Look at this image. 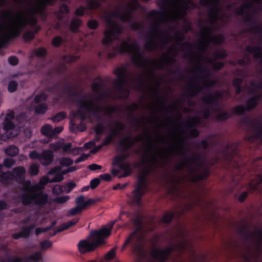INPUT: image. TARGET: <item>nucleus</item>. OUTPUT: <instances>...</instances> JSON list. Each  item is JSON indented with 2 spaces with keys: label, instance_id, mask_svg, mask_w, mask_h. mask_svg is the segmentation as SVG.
<instances>
[{
  "label": "nucleus",
  "instance_id": "obj_26",
  "mask_svg": "<svg viewBox=\"0 0 262 262\" xmlns=\"http://www.w3.org/2000/svg\"><path fill=\"white\" fill-rule=\"evenodd\" d=\"M127 109L130 112L129 116L130 118L131 122L135 124H138L139 122V119L136 117L134 114V111L139 109L138 104L136 102H134L132 104L127 105Z\"/></svg>",
  "mask_w": 262,
  "mask_h": 262
},
{
  "label": "nucleus",
  "instance_id": "obj_62",
  "mask_svg": "<svg viewBox=\"0 0 262 262\" xmlns=\"http://www.w3.org/2000/svg\"><path fill=\"white\" fill-rule=\"evenodd\" d=\"M18 83L14 80L10 81L8 85V90L10 93L15 92L17 89Z\"/></svg>",
  "mask_w": 262,
  "mask_h": 262
},
{
  "label": "nucleus",
  "instance_id": "obj_37",
  "mask_svg": "<svg viewBox=\"0 0 262 262\" xmlns=\"http://www.w3.org/2000/svg\"><path fill=\"white\" fill-rule=\"evenodd\" d=\"M181 46L183 50H185V47L189 49L188 52L184 54V57H191L192 58L194 56V53L192 50V44L189 42H186L182 43Z\"/></svg>",
  "mask_w": 262,
  "mask_h": 262
},
{
  "label": "nucleus",
  "instance_id": "obj_21",
  "mask_svg": "<svg viewBox=\"0 0 262 262\" xmlns=\"http://www.w3.org/2000/svg\"><path fill=\"white\" fill-rule=\"evenodd\" d=\"M238 144L235 143H228L223 145V154L227 157L232 158L237 154Z\"/></svg>",
  "mask_w": 262,
  "mask_h": 262
},
{
  "label": "nucleus",
  "instance_id": "obj_7",
  "mask_svg": "<svg viewBox=\"0 0 262 262\" xmlns=\"http://www.w3.org/2000/svg\"><path fill=\"white\" fill-rule=\"evenodd\" d=\"M144 239L145 233L143 230H134L126 239L123 248H125L127 245L130 244L138 256L141 257H144L145 256L143 249Z\"/></svg>",
  "mask_w": 262,
  "mask_h": 262
},
{
  "label": "nucleus",
  "instance_id": "obj_9",
  "mask_svg": "<svg viewBox=\"0 0 262 262\" xmlns=\"http://www.w3.org/2000/svg\"><path fill=\"white\" fill-rule=\"evenodd\" d=\"M181 146L179 145L178 147L180 150V152L178 153L176 152V148L174 147H171L169 148L170 152L174 155H181L186 156V152L188 150L184 147L186 144L185 140H182L180 142ZM185 161L186 162L189 163L192 162L193 164L198 165L199 167H202L204 164V160L203 159V156L200 153L195 154L193 157L189 158L185 157Z\"/></svg>",
  "mask_w": 262,
  "mask_h": 262
},
{
  "label": "nucleus",
  "instance_id": "obj_17",
  "mask_svg": "<svg viewBox=\"0 0 262 262\" xmlns=\"http://www.w3.org/2000/svg\"><path fill=\"white\" fill-rule=\"evenodd\" d=\"M220 2V0H200V4L201 6L205 7L209 6L210 5L209 8V17L212 18L213 17V13L216 18L218 17V5Z\"/></svg>",
  "mask_w": 262,
  "mask_h": 262
},
{
  "label": "nucleus",
  "instance_id": "obj_15",
  "mask_svg": "<svg viewBox=\"0 0 262 262\" xmlns=\"http://www.w3.org/2000/svg\"><path fill=\"white\" fill-rule=\"evenodd\" d=\"M32 201L34 204L40 207H43L46 205L51 203L48 194L44 192L42 190L32 194Z\"/></svg>",
  "mask_w": 262,
  "mask_h": 262
},
{
  "label": "nucleus",
  "instance_id": "obj_52",
  "mask_svg": "<svg viewBox=\"0 0 262 262\" xmlns=\"http://www.w3.org/2000/svg\"><path fill=\"white\" fill-rule=\"evenodd\" d=\"M247 111V108L244 105H238L234 107L233 113L237 115H243Z\"/></svg>",
  "mask_w": 262,
  "mask_h": 262
},
{
  "label": "nucleus",
  "instance_id": "obj_63",
  "mask_svg": "<svg viewBox=\"0 0 262 262\" xmlns=\"http://www.w3.org/2000/svg\"><path fill=\"white\" fill-rule=\"evenodd\" d=\"M214 55L218 59H224L228 56V53L225 50L220 49L215 52Z\"/></svg>",
  "mask_w": 262,
  "mask_h": 262
},
{
  "label": "nucleus",
  "instance_id": "obj_59",
  "mask_svg": "<svg viewBox=\"0 0 262 262\" xmlns=\"http://www.w3.org/2000/svg\"><path fill=\"white\" fill-rule=\"evenodd\" d=\"M29 173L32 176H36L39 172V168L36 164H32L29 168Z\"/></svg>",
  "mask_w": 262,
  "mask_h": 262
},
{
  "label": "nucleus",
  "instance_id": "obj_51",
  "mask_svg": "<svg viewBox=\"0 0 262 262\" xmlns=\"http://www.w3.org/2000/svg\"><path fill=\"white\" fill-rule=\"evenodd\" d=\"M130 29L135 31H143L144 29L143 25L139 21L133 23V21L129 23Z\"/></svg>",
  "mask_w": 262,
  "mask_h": 262
},
{
  "label": "nucleus",
  "instance_id": "obj_14",
  "mask_svg": "<svg viewBox=\"0 0 262 262\" xmlns=\"http://www.w3.org/2000/svg\"><path fill=\"white\" fill-rule=\"evenodd\" d=\"M223 97V94L219 91H215L214 94L210 92L207 96L204 97L203 101L204 103L210 107H218L219 105L218 99Z\"/></svg>",
  "mask_w": 262,
  "mask_h": 262
},
{
  "label": "nucleus",
  "instance_id": "obj_58",
  "mask_svg": "<svg viewBox=\"0 0 262 262\" xmlns=\"http://www.w3.org/2000/svg\"><path fill=\"white\" fill-rule=\"evenodd\" d=\"M63 41V40L62 37L57 36L53 38L51 43L54 47L57 48L62 45Z\"/></svg>",
  "mask_w": 262,
  "mask_h": 262
},
{
  "label": "nucleus",
  "instance_id": "obj_20",
  "mask_svg": "<svg viewBox=\"0 0 262 262\" xmlns=\"http://www.w3.org/2000/svg\"><path fill=\"white\" fill-rule=\"evenodd\" d=\"M170 3V0H162L159 1L158 5L160 7L161 10H152L149 13V15L151 17H156L158 16H164L166 14V7Z\"/></svg>",
  "mask_w": 262,
  "mask_h": 262
},
{
  "label": "nucleus",
  "instance_id": "obj_39",
  "mask_svg": "<svg viewBox=\"0 0 262 262\" xmlns=\"http://www.w3.org/2000/svg\"><path fill=\"white\" fill-rule=\"evenodd\" d=\"M6 154L10 157H15L18 154L19 149L14 145H9L5 150Z\"/></svg>",
  "mask_w": 262,
  "mask_h": 262
},
{
  "label": "nucleus",
  "instance_id": "obj_56",
  "mask_svg": "<svg viewBox=\"0 0 262 262\" xmlns=\"http://www.w3.org/2000/svg\"><path fill=\"white\" fill-rule=\"evenodd\" d=\"M23 37L25 41L28 42L32 40L34 38L35 34L33 31L29 30L23 34Z\"/></svg>",
  "mask_w": 262,
  "mask_h": 262
},
{
  "label": "nucleus",
  "instance_id": "obj_28",
  "mask_svg": "<svg viewBox=\"0 0 262 262\" xmlns=\"http://www.w3.org/2000/svg\"><path fill=\"white\" fill-rule=\"evenodd\" d=\"M40 160L45 161L42 163L43 165H48L51 163L53 160V155L52 151L50 150H45L40 154Z\"/></svg>",
  "mask_w": 262,
  "mask_h": 262
},
{
  "label": "nucleus",
  "instance_id": "obj_49",
  "mask_svg": "<svg viewBox=\"0 0 262 262\" xmlns=\"http://www.w3.org/2000/svg\"><path fill=\"white\" fill-rule=\"evenodd\" d=\"M67 113L64 112H60L53 116L52 120L54 122H59L67 118Z\"/></svg>",
  "mask_w": 262,
  "mask_h": 262
},
{
  "label": "nucleus",
  "instance_id": "obj_18",
  "mask_svg": "<svg viewBox=\"0 0 262 262\" xmlns=\"http://www.w3.org/2000/svg\"><path fill=\"white\" fill-rule=\"evenodd\" d=\"M201 122L200 118L198 116L191 117L187 122V128L190 130V135L191 137L196 138L200 135L199 130L194 128Z\"/></svg>",
  "mask_w": 262,
  "mask_h": 262
},
{
  "label": "nucleus",
  "instance_id": "obj_47",
  "mask_svg": "<svg viewBox=\"0 0 262 262\" xmlns=\"http://www.w3.org/2000/svg\"><path fill=\"white\" fill-rule=\"evenodd\" d=\"M48 108L47 104L45 103H42L35 106L34 112L36 114H44Z\"/></svg>",
  "mask_w": 262,
  "mask_h": 262
},
{
  "label": "nucleus",
  "instance_id": "obj_4",
  "mask_svg": "<svg viewBox=\"0 0 262 262\" xmlns=\"http://www.w3.org/2000/svg\"><path fill=\"white\" fill-rule=\"evenodd\" d=\"M120 54L127 53L132 55V63L137 67L143 68L149 63L150 61L144 57V53L141 51L139 45L137 42L129 43L124 41L119 46Z\"/></svg>",
  "mask_w": 262,
  "mask_h": 262
},
{
  "label": "nucleus",
  "instance_id": "obj_11",
  "mask_svg": "<svg viewBox=\"0 0 262 262\" xmlns=\"http://www.w3.org/2000/svg\"><path fill=\"white\" fill-rule=\"evenodd\" d=\"M161 32L159 26V21L155 20L150 27V31L148 34L149 39L145 43V48L149 51H153L156 48V43L153 37Z\"/></svg>",
  "mask_w": 262,
  "mask_h": 262
},
{
  "label": "nucleus",
  "instance_id": "obj_34",
  "mask_svg": "<svg viewBox=\"0 0 262 262\" xmlns=\"http://www.w3.org/2000/svg\"><path fill=\"white\" fill-rule=\"evenodd\" d=\"M176 216V212L172 211H168L162 216L161 222L162 223L169 224Z\"/></svg>",
  "mask_w": 262,
  "mask_h": 262
},
{
  "label": "nucleus",
  "instance_id": "obj_57",
  "mask_svg": "<svg viewBox=\"0 0 262 262\" xmlns=\"http://www.w3.org/2000/svg\"><path fill=\"white\" fill-rule=\"evenodd\" d=\"M21 200L24 205H29L33 202L32 194L31 196L28 194H23L21 196Z\"/></svg>",
  "mask_w": 262,
  "mask_h": 262
},
{
  "label": "nucleus",
  "instance_id": "obj_41",
  "mask_svg": "<svg viewBox=\"0 0 262 262\" xmlns=\"http://www.w3.org/2000/svg\"><path fill=\"white\" fill-rule=\"evenodd\" d=\"M198 73L204 76L205 78H209L211 75V72L206 66L200 64L196 71Z\"/></svg>",
  "mask_w": 262,
  "mask_h": 262
},
{
  "label": "nucleus",
  "instance_id": "obj_10",
  "mask_svg": "<svg viewBox=\"0 0 262 262\" xmlns=\"http://www.w3.org/2000/svg\"><path fill=\"white\" fill-rule=\"evenodd\" d=\"M146 176L142 175L139 177L137 185L133 191L132 200L133 203L140 204L142 197L145 194L146 188Z\"/></svg>",
  "mask_w": 262,
  "mask_h": 262
},
{
  "label": "nucleus",
  "instance_id": "obj_16",
  "mask_svg": "<svg viewBox=\"0 0 262 262\" xmlns=\"http://www.w3.org/2000/svg\"><path fill=\"white\" fill-rule=\"evenodd\" d=\"M137 139L133 138L132 136L129 135L125 137L122 140H120L119 145L123 152H126L128 151L137 141L141 139V137L138 136Z\"/></svg>",
  "mask_w": 262,
  "mask_h": 262
},
{
  "label": "nucleus",
  "instance_id": "obj_54",
  "mask_svg": "<svg viewBox=\"0 0 262 262\" xmlns=\"http://www.w3.org/2000/svg\"><path fill=\"white\" fill-rule=\"evenodd\" d=\"M117 130H113L110 135L106 137L103 140L102 144L104 146H107L111 144L112 142L113 138L116 136Z\"/></svg>",
  "mask_w": 262,
  "mask_h": 262
},
{
  "label": "nucleus",
  "instance_id": "obj_6",
  "mask_svg": "<svg viewBox=\"0 0 262 262\" xmlns=\"http://www.w3.org/2000/svg\"><path fill=\"white\" fill-rule=\"evenodd\" d=\"M106 23L109 29L104 31L102 43L104 46H108L112 43L114 40L118 39L119 36L123 32V29L112 19L111 16L106 17Z\"/></svg>",
  "mask_w": 262,
  "mask_h": 262
},
{
  "label": "nucleus",
  "instance_id": "obj_25",
  "mask_svg": "<svg viewBox=\"0 0 262 262\" xmlns=\"http://www.w3.org/2000/svg\"><path fill=\"white\" fill-rule=\"evenodd\" d=\"M260 100V96L254 95L253 96L249 98L246 102L245 107L247 111H250L253 110L258 104Z\"/></svg>",
  "mask_w": 262,
  "mask_h": 262
},
{
  "label": "nucleus",
  "instance_id": "obj_2",
  "mask_svg": "<svg viewBox=\"0 0 262 262\" xmlns=\"http://www.w3.org/2000/svg\"><path fill=\"white\" fill-rule=\"evenodd\" d=\"M43 13L38 12L36 6L35 8H31L29 10V16L27 19H25L21 15L20 19L15 26L9 31L5 33L4 35L1 37L0 47H5L11 40L18 38L20 35L22 30L27 25H29L32 28L37 25V19L35 15Z\"/></svg>",
  "mask_w": 262,
  "mask_h": 262
},
{
  "label": "nucleus",
  "instance_id": "obj_50",
  "mask_svg": "<svg viewBox=\"0 0 262 262\" xmlns=\"http://www.w3.org/2000/svg\"><path fill=\"white\" fill-rule=\"evenodd\" d=\"M41 132L45 136L52 137L53 128L50 125L46 124L41 127Z\"/></svg>",
  "mask_w": 262,
  "mask_h": 262
},
{
  "label": "nucleus",
  "instance_id": "obj_3",
  "mask_svg": "<svg viewBox=\"0 0 262 262\" xmlns=\"http://www.w3.org/2000/svg\"><path fill=\"white\" fill-rule=\"evenodd\" d=\"M111 234V230H92L85 239L80 241L77 245L78 251L82 254L94 251L105 243Z\"/></svg>",
  "mask_w": 262,
  "mask_h": 262
},
{
  "label": "nucleus",
  "instance_id": "obj_33",
  "mask_svg": "<svg viewBox=\"0 0 262 262\" xmlns=\"http://www.w3.org/2000/svg\"><path fill=\"white\" fill-rule=\"evenodd\" d=\"M215 111L219 112L215 118L217 122H224L232 117V115L228 111H220V108L216 109Z\"/></svg>",
  "mask_w": 262,
  "mask_h": 262
},
{
  "label": "nucleus",
  "instance_id": "obj_43",
  "mask_svg": "<svg viewBox=\"0 0 262 262\" xmlns=\"http://www.w3.org/2000/svg\"><path fill=\"white\" fill-rule=\"evenodd\" d=\"M200 91V89L194 86V83L191 82L190 83V86L188 88V92L185 94V96L186 97H191L196 95Z\"/></svg>",
  "mask_w": 262,
  "mask_h": 262
},
{
  "label": "nucleus",
  "instance_id": "obj_42",
  "mask_svg": "<svg viewBox=\"0 0 262 262\" xmlns=\"http://www.w3.org/2000/svg\"><path fill=\"white\" fill-rule=\"evenodd\" d=\"M130 155L129 154H125L124 155H119L117 156L114 157L113 160V165L114 166H119L121 165L123 162V161L125 159L128 158Z\"/></svg>",
  "mask_w": 262,
  "mask_h": 262
},
{
  "label": "nucleus",
  "instance_id": "obj_46",
  "mask_svg": "<svg viewBox=\"0 0 262 262\" xmlns=\"http://www.w3.org/2000/svg\"><path fill=\"white\" fill-rule=\"evenodd\" d=\"M15 125L12 120L4 119L3 122V128L6 132L14 129Z\"/></svg>",
  "mask_w": 262,
  "mask_h": 262
},
{
  "label": "nucleus",
  "instance_id": "obj_61",
  "mask_svg": "<svg viewBox=\"0 0 262 262\" xmlns=\"http://www.w3.org/2000/svg\"><path fill=\"white\" fill-rule=\"evenodd\" d=\"M70 199L69 195H63L55 198L53 201L58 204H62L67 202Z\"/></svg>",
  "mask_w": 262,
  "mask_h": 262
},
{
  "label": "nucleus",
  "instance_id": "obj_40",
  "mask_svg": "<svg viewBox=\"0 0 262 262\" xmlns=\"http://www.w3.org/2000/svg\"><path fill=\"white\" fill-rule=\"evenodd\" d=\"M210 172L208 168H206L202 172L199 174H195L193 177L194 181L203 180L209 177Z\"/></svg>",
  "mask_w": 262,
  "mask_h": 262
},
{
  "label": "nucleus",
  "instance_id": "obj_44",
  "mask_svg": "<svg viewBox=\"0 0 262 262\" xmlns=\"http://www.w3.org/2000/svg\"><path fill=\"white\" fill-rule=\"evenodd\" d=\"M242 224L243 225L242 227L236 228V229H251L250 227L253 226L251 222L249 220L248 217H245L243 219ZM252 229H262V228L255 227H254V228H253Z\"/></svg>",
  "mask_w": 262,
  "mask_h": 262
},
{
  "label": "nucleus",
  "instance_id": "obj_31",
  "mask_svg": "<svg viewBox=\"0 0 262 262\" xmlns=\"http://www.w3.org/2000/svg\"><path fill=\"white\" fill-rule=\"evenodd\" d=\"M106 0H88L86 2L87 8L90 10H96L100 8L102 4L100 2L104 3Z\"/></svg>",
  "mask_w": 262,
  "mask_h": 262
},
{
  "label": "nucleus",
  "instance_id": "obj_22",
  "mask_svg": "<svg viewBox=\"0 0 262 262\" xmlns=\"http://www.w3.org/2000/svg\"><path fill=\"white\" fill-rule=\"evenodd\" d=\"M245 23L251 26V30L262 36V27H260L254 17L249 15L245 19Z\"/></svg>",
  "mask_w": 262,
  "mask_h": 262
},
{
  "label": "nucleus",
  "instance_id": "obj_35",
  "mask_svg": "<svg viewBox=\"0 0 262 262\" xmlns=\"http://www.w3.org/2000/svg\"><path fill=\"white\" fill-rule=\"evenodd\" d=\"M119 168L120 169L123 170L124 173L119 176V178H121L123 177H126L129 176L132 172V169L130 166V165L128 163H123L120 165Z\"/></svg>",
  "mask_w": 262,
  "mask_h": 262
},
{
  "label": "nucleus",
  "instance_id": "obj_13",
  "mask_svg": "<svg viewBox=\"0 0 262 262\" xmlns=\"http://www.w3.org/2000/svg\"><path fill=\"white\" fill-rule=\"evenodd\" d=\"M172 250L173 248L171 247L164 249L154 247L151 251V255L154 259L159 262H164Z\"/></svg>",
  "mask_w": 262,
  "mask_h": 262
},
{
  "label": "nucleus",
  "instance_id": "obj_27",
  "mask_svg": "<svg viewBox=\"0 0 262 262\" xmlns=\"http://www.w3.org/2000/svg\"><path fill=\"white\" fill-rule=\"evenodd\" d=\"M242 123L245 124H250L251 125L253 126L255 132H256L259 136L262 137V121L259 122H254V121H249L248 118H246L242 120Z\"/></svg>",
  "mask_w": 262,
  "mask_h": 262
},
{
  "label": "nucleus",
  "instance_id": "obj_48",
  "mask_svg": "<svg viewBox=\"0 0 262 262\" xmlns=\"http://www.w3.org/2000/svg\"><path fill=\"white\" fill-rule=\"evenodd\" d=\"M180 2L183 4V6L181 10V12L182 14H183V16H185L186 15V11L189 9L188 4L191 5L194 7L195 6V5L192 2L191 0H190L188 2H186L185 0H180Z\"/></svg>",
  "mask_w": 262,
  "mask_h": 262
},
{
  "label": "nucleus",
  "instance_id": "obj_60",
  "mask_svg": "<svg viewBox=\"0 0 262 262\" xmlns=\"http://www.w3.org/2000/svg\"><path fill=\"white\" fill-rule=\"evenodd\" d=\"M52 246L51 242L49 240H45L40 242L39 248L41 251H46Z\"/></svg>",
  "mask_w": 262,
  "mask_h": 262
},
{
  "label": "nucleus",
  "instance_id": "obj_53",
  "mask_svg": "<svg viewBox=\"0 0 262 262\" xmlns=\"http://www.w3.org/2000/svg\"><path fill=\"white\" fill-rule=\"evenodd\" d=\"M31 230H21L20 232L17 233H15L13 235V237L15 239H18L21 237L26 238L28 237L30 234Z\"/></svg>",
  "mask_w": 262,
  "mask_h": 262
},
{
  "label": "nucleus",
  "instance_id": "obj_23",
  "mask_svg": "<svg viewBox=\"0 0 262 262\" xmlns=\"http://www.w3.org/2000/svg\"><path fill=\"white\" fill-rule=\"evenodd\" d=\"M136 10V8L133 5L128 4L125 6L124 12H123L124 20L125 21V23H131L133 20L134 13Z\"/></svg>",
  "mask_w": 262,
  "mask_h": 262
},
{
  "label": "nucleus",
  "instance_id": "obj_5",
  "mask_svg": "<svg viewBox=\"0 0 262 262\" xmlns=\"http://www.w3.org/2000/svg\"><path fill=\"white\" fill-rule=\"evenodd\" d=\"M114 74L118 77V79L114 83L117 93L120 95V98L124 99L128 98L129 91L124 87L128 82V70L126 67L118 68L115 70Z\"/></svg>",
  "mask_w": 262,
  "mask_h": 262
},
{
  "label": "nucleus",
  "instance_id": "obj_29",
  "mask_svg": "<svg viewBox=\"0 0 262 262\" xmlns=\"http://www.w3.org/2000/svg\"><path fill=\"white\" fill-rule=\"evenodd\" d=\"M246 52L249 53H254V58L255 59H259L262 58V54L261 53V48L259 46H247L245 48Z\"/></svg>",
  "mask_w": 262,
  "mask_h": 262
},
{
  "label": "nucleus",
  "instance_id": "obj_1",
  "mask_svg": "<svg viewBox=\"0 0 262 262\" xmlns=\"http://www.w3.org/2000/svg\"><path fill=\"white\" fill-rule=\"evenodd\" d=\"M59 82H56L47 88L46 90L50 93L58 95L60 97L66 96L68 100L74 102H76V98L80 97L76 102L79 108L76 112L73 113V116L74 117L79 116L81 121L78 124H76L73 120L70 121V129L71 132H84L86 130V126L83 122L87 118L85 113L93 115L100 120H102V116L99 114L101 111V107L96 105L92 99L84 100V98H86V96L81 95L76 84L66 83L62 87L61 91L59 90Z\"/></svg>",
  "mask_w": 262,
  "mask_h": 262
},
{
  "label": "nucleus",
  "instance_id": "obj_24",
  "mask_svg": "<svg viewBox=\"0 0 262 262\" xmlns=\"http://www.w3.org/2000/svg\"><path fill=\"white\" fill-rule=\"evenodd\" d=\"M195 204H197L198 206L201 207V209L202 211H204L205 209L204 207H202L199 201H197L196 202H189L185 204H184L182 209V211L180 212V215H184L185 213L187 212H192L193 213H195L194 211V206Z\"/></svg>",
  "mask_w": 262,
  "mask_h": 262
},
{
  "label": "nucleus",
  "instance_id": "obj_30",
  "mask_svg": "<svg viewBox=\"0 0 262 262\" xmlns=\"http://www.w3.org/2000/svg\"><path fill=\"white\" fill-rule=\"evenodd\" d=\"M56 0H39L37 5V10L43 12L48 6L54 5Z\"/></svg>",
  "mask_w": 262,
  "mask_h": 262
},
{
  "label": "nucleus",
  "instance_id": "obj_8",
  "mask_svg": "<svg viewBox=\"0 0 262 262\" xmlns=\"http://www.w3.org/2000/svg\"><path fill=\"white\" fill-rule=\"evenodd\" d=\"M202 33L205 32H209L208 38L203 40L202 43H199L196 45V49L199 51H205L207 49L209 43H213L215 45L219 46L221 45L224 41V36L222 35L219 36L211 35V33L213 31V27L205 26L202 29Z\"/></svg>",
  "mask_w": 262,
  "mask_h": 262
},
{
  "label": "nucleus",
  "instance_id": "obj_36",
  "mask_svg": "<svg viewBox=\"0 0 262 262\" xmlns=\"http://www.w3.org/2000/svg\"><path fill=\"white\" fill-rule=\"evenodd\" d=\"M14 174H15L16 178L20 180L24 179L25 174L26 172L25 168L23 166H17L13 169Z\"/></svg>",
  "mask_w": 262,
  "mask_h": 262
},
{
  "label": "nucleus",
  "instance_id": "obj_12",
  "mask_svg": "<svg viewBox=\"0 0 262 262\" xmlns=\"http://www.w3.org/2000/svg\"><path fill=\"white\" fill-rule=\"evenodd\" d=\"M42 258L41 251L34 252L25 258L12 257L7 259H1L0 262H39Z\"/></svg>",
  "mask_w": 262,
  "mask_h": 262
},
{
  "label": "nucleus",
  "instance_id": "obj_19",
  "mask_svg": "<svg viewBox=\"0 0 262 262\" xmlns=\"http://www.w3.org/2000/svg\"><path fill=\"white\" fill-rule=\"evenodd\" d=\"M3 165L0 164V182L5 185H9L15 177L12 171H3Z\"/></svg>",
  "mask_w": 262,
  "mask_h": 262
},
{
  "label": "nucleus",
  "instance_id": "obj_45",
  "mask_svg": "<svg viewBox=\"0 0 262 262\" xmlns=\"http://www.w3.org/2000/svg\"><path fill=\"white\" fill-rule=\"evenodd\" d=\"M97 79H99L100 81L93 83L91 86L92 91L95 93L101 92L103 90V81L99 77Z\"/></svg>",
  "mask_w": 262,
  "mask_h": 262
},
{
  "label": "nucleus",
  "instance_id": "obj_32",
  "mask_svg": "<svg viewBox=\"0 0 262 262\" xmlns=\"http://www.w3.org/2000/svg\"><path fill=\"white\" fill-rule=\"evenodd\" d=\"M82 24V21L81 19L74 17L71 20L69 28L72 32L77 33L79 31V28Z\"/></svg>",
  "mask_w": 262,
  "mask_h": 262
},
{
  "label": "nucleus",
  "instance_id": "obj_64",
  "mask_svg": "<svg viewBox=\"0 0 262 262\" xmlns=\"http://www.w3.org/2000/svg\"><path fill=\"white\" fill-rule=\"evenodd\" d=\"M86 11V7L83 6H80L75 10L74 14L76 16L81 17L84 15Z\"/></svg>",
  "mask_w": 262,
  "mask_h": 262
},
{
  "label": "nucleus",
  "instance_id": "obj_55",
  "mask_svg": "<svg viewBox=\"0 0 262 262\" xmlns=\"http://www.w3.org/2000/svg\"><path fill=\"white\" fill-rule=\"evenodd\" d=\"M48 98V95L45 93L42 92L35 96L34 101L35 103H39L41 101H46Z\"/></svg>",
  "mask_w": 262,
  "mask_h": 262
},
{
  "label": "nucleus",
  "instance_id": "obj_38",
  "mask_svg": "<svg viewBox=\"0 0 262 262\" xmlns=\"http://www.w3.org/2000/svg\"><path fill=\"white\" fill-rule=\"evenodd\" d=\"M160 160L162 161L161 162L157 158H156L155 156H152V157L150 158L147 157L146 159L148 161L153 162L156 164L161 163L162 165H164L166 163V162L168 160V156L164 155H160Z\"/></svg>",
  "mask_w": 262,
  "mask_h": 262
}]
</instances>
